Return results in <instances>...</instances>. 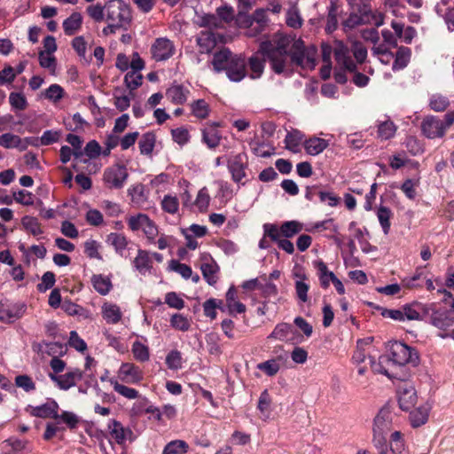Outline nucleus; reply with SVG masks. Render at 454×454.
<instances>
[{
  "label": "nucleus",
  "mask_w": 454,
  "mask_h": 454,
  "mask_svg": "<svg viewBox=\"0 0 454 454\" xmlns=\"http://www.w3.org/2000/svg\"><path fill=\"white\" fill-rule=\"evenodd\" d=\"M260 52L268 59L276 74L288 75L294 67H314L316 49H307L301 38L295 35L276 33L260 43Z\"/></svg>",
  "instance_id": "f257e3e1"
},
{
  "label": "nucleus",
  "mask_w": 454,
  "mask_h": 454,
  "mask_svg": "<svg viewBox=\"0 0 454 454\" xmlns=\"http://www.w3.org/2000/svg\"><path fill=\"white\" fill-rule=\"evenodd\" d=\"M211 63L215 72L224 71L231 82H239L247 75L246 57L243 54H234L226 47L213 54Z\"/></svg>",
  "instance_id": "f03ea898"
},
{
  "label": "nucleus",
  "mask_w": 454,
  "mask_h": 454,
  "mask_svg": "<svg viewBox=\"0 0 454 454\" xmlns=\"http://www.w3.org/2000/svg\"><path fill=\"white\" fill-rule=\"evenodd\" d=\"M351 52L359 64L364 63L367 58V49L363 43L355 41L351 43V48L349 49L342 42H335L334 58L337 64L349 72H355L356 71V64L350 56Z\"/></svg>",
  "instance_id": "7ed1b4c3"
},
{
  "label": "nucleus",
  "mask_w": 454,
  "mask_h": 454,
  "mask_svg": "<svg viewBox=\"0 0 454 454\" xmlns=\"http://www.w3.org/2000/svg\"><path fill=\"white\" fill-rule=\"evenodd\" d=\"M351 12L349 17L343 21V26L354 28L361 24L370 22L372 15L371 0H347Z\"/></svg>",
  "instance_id": "20e7f679"
},
{
  "label": "nucleus",
  "mask_w": 454,
  "mask_h": 454,
  "mask_svg": "<svg viewBox=\"0 0 454 454\" xmlns=\"http://www.w3.org/2000/svg\"><path fill=\"white\" fill-rule=\"evenodd\" d=\"M106 20L121 27H125L131 21L129 6L122 0H108L106 3Z\"/></svg>",
  "instance_id": "39448f33"
},
{
  "label": "nucleus",
  "mask_w": 454,
  "mask_h": 454,
  "mask_svg": "<svg viewBox=\"0 0 454 454\" xmlns=\"http://www.w3.org/2000/svg\"><path fill=\"white\" fill-rule=\"evenodd\" d=\"M391 360L399 365L411 364L413 367L419 364L418 351L400 341H395L390 346Z\"/></svg>",
  "instance_id": "423d86ee"
},
{
  "label": "nucleus",
  "mask_w": 454,
  "mask_h": 454,
  "mask_svg": "<svg viewBox=\"0 0 454 454\" xmlns=\"http://www.w3.org/2000/svg\"><path fill=\"white\" fill-rule=\"evenodd\" d=\"M129 177L124 165L115 164L105 169L103 181L109 189H121Z\"/></svg>",
  "instance_id": "0eeeda50"
},
{
  "label": "nucleus",
  "mask_w": 454,
  "mask_h": 454,
  "mask_svg": "<svg viewBox=\"0 0 454 454\" xmlns=\"http://www.w3.org/2000/svg\"><path fill=\"white\" fill-rule=\"evenodd\" d=\"M175 47L173 43L167 38H158L151 48L153 58L156 61L168 59L174 54Z\"/></svg>",
  "instance_id": "6e6552de"
},
{
  "label": "nucleus",
  "mask_w": 454,
  "mask_h": 454,
  "mask_svg": "<svg viewBox=\"0 0 454 454\" xmlns=\"http://www.w3.org/2000/svg\"><path fill=\"white\" fill-rule=\"evenodd\" d=\"M49 377L60 389L67 390L74 387L76 382L82 380V372L79 369H74L61 375H56L51 372L49 373Z\"/></svg>",
  "instance_id": "1a4fd4ad"
},
{
  "label": "nucleus",
  "mask_w": 454,
  "mask_h": 454,
  "mask_svg": "<svg viewBox=\"0 0 454 454\" xmlns=\"http://www.w3.org/2000/svg\"><path fill=\"white\" fill-rule=\"evenodd\" d=\"M264 238L269 237L271 241L276 242L278 247L287 254H292L294 252V244L288 239H282L278 233V227L276 224L265 223L263 225Z\"/></svg>",
  "instance_id": "9d476101"
},
{
  "label": "nucleus",
  "mask_w": 454,
  "mask_h": 454,
  "mask_svg": "<svg viewBox=\"0 0 454 454\" xmlns=\"http://www.w3.org/2000/svg\"><path fill=\"white\" fill-rule=\"evenodd\" d=\"M430 323L441 330L440 333H449V329L454 325V312L449 310H433Z\"/></svg>",
  "instance_id": "9b49d317"
},
{
  "label": "nucleus",
  "mask_w": 454,
  "mask_h": 454,
  "mask_svg": "<svg viewBox=\"0 0 454 454\" xmlns=\"http://www.w3.org/2000/svg\"><path fill=\"white\" fill-rule=\"evenodd\" d=\"M108 429L111 436L119 445H124L127 440L130 442L134 440V434L132 430L129 427H123V425L116 419H112L109 422Z\"/></svg>",
  "instance_id": "f8f14e48"
},
{
  "label": "nucleus",
  "mask_w": 454,
  "mask_h": 454,
  "mask_svg": "<svg viewBox=\"0 0 454 454\" xmlns=\"http://www.w3.org/2000/svg\"><path fill=\"white\" fill-rule=\"evenodd\" d=\"M423 134L428 138L442 137L445 134L444 123L434 116L427 117L421 123Z\"/></svg>",
  "instance_id": "ddd939ff"
},
{
  "label": "nucleus",
  "mask_w": 454,
  "mask_h": 454,
  "mask_svg": "<svg viewBox=\"0 0 454 454\" xmlns=\"http://www.w3.org/2000/svg\"><path fill=\"white\" fill-rule=\"evenodd\" d=\"M418 396L415 388L404 384L398 389V403L403 411H410L416 405Z\"/></svg>",
  "instance_id": "4468645a"
},
{
  "label": "nucleus",
  "mask_w": 454,
  "mask_h": 454,
  "mask_svg": "<svg viewBox=\"0 0 454 454\" xmlns=\"http://www.w3.org/2000/svg\"><path fill=\"white\" fill-rule=\"evenodd\" d=\"M392 428L391 413L387 409H381L374 418L372 434L387 435Z\"/></svg>",
  "instance_id": "2eb2a0df"
},
{
  "label": "nucleus",
  "mask_w": 454,
  "mask_h": 454,
  "mask_svg": "<svg viewBox=\"0 0 454 454\" xmlns=\"http://www.w3.org/2000/svg\"><path fill=\"white\" fill-rule=\"evenodd\" d=\"M431 309L420 302H412L405 304L402 307L403 321L407 320H423L424 317L429 313Z\"/></svg>",
  "instance_id": "dca6fc26"
},
{
  "label": "nucleus",
  "mask_w": 454,
  "mask_h": 454,
  "mask_svg": "<svg viewBox=\"0 0 454 454\" xmlns=\"http://www.w3.org/2000/svg\"><path fill=\"white\" fill-rule=\"evenodd\" d=\"M220 124L218 122H212L207 124V126L202 129V141L207 145L210 149H215L220 144L222 136L217 130V127Z\"/></svg>",
  "instance_id": "f3484780"
},
{
  "label": "nucleus",
  "mask_w": 454,
  "mask_h": 454,
  "mask_svg": "<svg viewBox=\"0 0 454 454\" xmlns=\"http://www.w3.org/2000/svg\"><path fill=\"white\" fill-rule=\"evenodd\" d=\"M266 60L268 61L263 54L260 52V49L256 54L252 55L248 59H247V67L248 66L249 67V77L251 79H258L262 75L265 67L264 63Z\"/></svg>",
  "instance_id": "a211bd4d"
},
{
  "label": "nucleus",
  "mask_w": 454,
  "mask_h": 454,
  "mask_svg": "<svg viewBox=\"0 0 454 454\" xmlns=\"http://www.w3.org/2000/svg\"><path fill=\"white\" fill-rule=\"evenodd\" d=\"M30 139L31 138L22 139L18 135L4 133L0 136V146L7 149L17 148L20 151H25L28 146V140Z\"/></svg>",
  "instance_id": "6ab92c4d"
},
{
  "label": "nucleus",
  "mask_w": 454,
  "mask_h": 454,
  "mask_svg": "<svg viewBox=\"0 0 454 454\" xmlns=\"http://www.w3.org/2000/svg\"><path fill=\"white\" fill-rule=\"evenodd\" d=\"M58 409L59 404L53 400L50 403L35 407L32 411V415L38 418H52L57 419L59 418Z\"/></svg>",
  "instance_id": "aec40b11"
},
{
  "label": "nucleus",
  "mask_w": 454,
  "mask_h": 454,
  "mask_svg": "<svg viewBox=\"0 0 454 454\" xmlns=\"http://www.w3.org/2000/svg\"><path fill=\"white\" fill-rule=\"evenodd\" d=\"M196 41L201 53L210 52L216 44L215 35L212 31H201Z\"/></svg>",
  "instance_id": "412c9836"
},
{
  "label": "nucleus",
  "mask_w": 454,
  "mask_h": 454,
  "mask_svg": "<svg viewBox=\"0 0 454 454\" xmlns=\"http://www.w3.org/2000/svg\"><path fill=\"white\" fill-rule=\"evenodd\" d=\"M219 270V266L213 259L210 262H203L200 265L202 276L209 286H214L218 281Z\"/></svg>",
  "instance_id": "4be33fe9"
},
{
  "label": "nucleus",
  "mask_w": 454,
  "mask_h": 454,
  "mask_svg": "<svg viewBox=\"0 0 454 454\" xmlns=\"http://www.w3.org/2000/svg\"><path fill=\"white\" fill-rule=\"evenodd\" d=\"M82 24V16L80 12H73L63 21V29L67 35H73L80 30Z\"/></svg>",
  "instance_id": "5701e85b"
},
{
  "label": "nucleus",
  "mask_w": 454,
  "mask_h": 454,
  "mask_svg": "<svg viewBox=\"0 0 454 454\" xmlns=\"http://www.w3.org/2000/svg\"><path fill=\"white\" fill-rule=\"evenodd\" d=\"M189 91L183 85H173L166 91L167 98L174 104L183 105L187 99Z\"/></svg>",
  "instance_id": "b1692460"
},
{
  "label": "nucleus",
  "mask_w": 454,
  "mask_h": 454,
  "mask_svg": "<svg viewBox=\"0 0 454 454\" xmlns=\"http://www.w3.org/2000/svg\"><path fill=\"white\" fill-rule=\"evenodd\" d=\"M228 168L231 173L232 179L239 182L245 176L243 158L241 154H237L229 160Z\"/></svg>",
  "instance_id": "393cba45"
},
{
  "label": "nucleus",
  "mask_w": 454,
  "mask_h": 454,
  "mask_svg": "<svg viewBox=\"0 0 454 454\" xmlns=\"http://www.w3.org/2000/svg\"><path fill=\"white\" fill-rule=\"evenodd\" d=\"M152 260L150 258L149 253L146 250L139 249L137 251V255L133 261L134 267L141 273L145 274L146 271L150 270L153 267Z\"/></svg>",
  "instance_id": "a878e982"
},
{
  "label": "nucleus",
  "mask_w": 454,
  "mask_h": 454,
  "mask_svg": "<svg viewBox=\"0 0 454 454\" xmlns=\"http://www.w3.org/2000/svg\"><path fill=\"white\" fill-rule=\"evenodd\" d=\"M102 315L109 324H117L121 318V309L113 303H105L102 306Z\"/></svg>",
  "instance_id": "bb28decb"
},
{
  "label": "nucleus",
  "mask_w": 454,
  "mask_h": 454,
  "mask_svg": "<svg viewBox=\"0 0 454 454\" xmlns=\"http://www.w3.org/2000/svg\"><path fill=\"white\" fill-rule=\"evenodd\" d=\"M411 51L408 47L401 46L398 48L393 63V70H400L407 67L410 62Z\"/></svg>",
  "instance_id": "cd10ccee"
},
{
  "label": "nucleus",
  "mask_w": 454,
  "mask_h": 454,
  "mask_svg": "<svg viewBox=\"0 0 454 454\" xmlns=\"http://www.w3.org/2000/svg\"><path fill=\"white\" fill-rule=\"evenodd\" d=\"M328 146L325 139L319 137H311L304 142V148L310 155H317Z\"/></svg>",
  "instance_id": "c85d7f7f"
},
{
  "label": "nucleus",
  "mask_w": 454,
  "mask_h": 454,
  "mask_svg": "<svg viewBox=\"0 0 454 454\" xmlns=\"http://www.w3.org/2000/svg\"><path fill=\"white\" fill-rule=\"evenodd\" d=\"M428 411L429 408L425 405H421L414 411H411L410 421L411 426L413 427H419L424 425L428 419Z\"/></svg>",
  "instance_id": "c756f323"
},
{
  "label": "nucleus",
  "mask_w": 454,
  "mask_h": 454,
  "mask_svg": "<svg viewBox=\"0 0 454 454\" xmlns=\"http://www.w3.org/2000/svg\"><path fill=\"white\" fill-rule=\"evenodd\" d=\"M156 142V137L153 132H146L142 135L138 142L139 151L141 154L151 155Z\"/></svg>",
  "instance_id": "7c9ffc66"
},
{
  "label": "nucleus",
  "mask_w": 454,
  "mask_h": 454,
  "mask_svg": "<svg viewBox=\"0 0 454 454\" xmlns=\"http://www.w3.org/2000/svg\"><path fill=\"white\" fill-rule=\"evenodd\" d=\"M302 224L297 221H287L278 228L279 236L289 239L301 231Z\"/></svg>",
  "instance_id": "2f4dec72"
},
{
  "label": "nucleus",
  "mask_w": 454,
  "mask_h": 454,
  "mask_svg": "<svg viewBox=\"0 0 454 454\" xmlns=\"http://www.w3.org/2000/svg\"><path fill=\"white\" fill-rule=\"evenodd\" d=\"M106 242L114 247L116 253L122 254L123 251L127 248L128 239L121 233L112 232L107 235Z\"/></svg>",
  "instance_id": "473e14b6"
},
{
  "label": "nucleus",
  "mask_w": 454,
  "mask_h": 454,
  "mask_svg": "<svg viewBox=\"0 0 454 454\" xmlns=\"http://www.w3.org/2000/svg\"><path fill=\"white\" fill-rule=\"evenodd\" d=\"M91 281L95 290L102 295L107 294L112 288L110 278L102 275H94Z\"/></svg>",
  "instance_id": "72a5a7b5"
},
{
  "label": "nucleus",
  "mask_w": 454,
  "mask_h": 454,
  "mask_svg": "<svg viewBox=\"0 0 454 454\" xmlns=\"http://www.w3.org/2000/svg\"><path fill=\"white\" fill-rule=\"evenodd\" d=\"M253 21L257 23L258 29L254 33H252V30H247L246 35L248 37L256 36L257 35L262 33V31L263 30V27H265L266 22H267V15H266L265 10H263V9H257L254 12Z\"/></svg>",
  "instance_id": "f704fd0d"
},
{
  "label": "nucleus",
  "mask_w": 454,
  "mask_h": 454,
  "mask_svg": "<svg viewBox=\"0 0 454 454\" xmlns=\"http://www.w3.org/2000/svg\"><path fill=\"white\" fill-rule=\"evenodd\" d=\"M189 445L183 440L169 442L163 449L162 454H184L188 451Z\"/></svg>",
  "instance_id": "c9c22d12"
},
{
  "label": "nucleus",
  "mask_w": 454,
  "mask_h": 454,
  "mask_svg": "<svg viewBox=\"0 0 454 454\" xmlns=\"http://www.w3.org/2000/svg\"><path fill=\"white\" fill-rule=\"evenodd\" d=\"M110 383L113 385L114 391L128 399H136L138 396V392L135 388L120 384L114 379L110 380Z\"/></svg>",
  "instance_id": "e433bc0d"
},
{
  "label": "nucleus",
  "mask_w": 454,
  "mask_h": 454,
  "mask_svg": "<svg viewBox=\"0 0 454 454\" xmlns=\"http://www.w3.org/2000/svg\"><path fill=\"white\" fill-rule=\"evenodd\" d=\"M279 360H280V356L278 359L267 360L263 363L259 364L257 365V368L259 370H261L262 372H263L268 376H270V377L274 376L278 372V371L280 369V364L278 362Z\"/></svg>",
  "instance_id": "4c0bfd02"
},
{
  "label": "nucleus",
  "mask_w": 454,
  "mask_h": 454,
  "mask_svg": "<svg viewBox=\"0 0 454 454\" xmlns=\"http://www.w3.org/2000/svg\"><path fill=\"white\" fill-rule=\"evenodd\" d=\"M392 215L391 210L384 206L379 207L377 212V216L379 222L382 227V230L385 234H387L390 230V217Z\"/></svg>",
  "instance_id": "58836bf2"
},
{
  "label": "nucleus",
  "mask_w": 454,
  "mask_h": 454,
  "mask_svg": "<svg viewBox=\"0 0 454 454\" xmlns=\"http://www.w3.org/2000/svg\"><path fill=\"white\" fill-rule=\"evenodd\" d=\"M390 47L387 45L385 43L379 44L378 46H374L372 51V53L376 56L380 57V60L382 63L387 64L389 60L394 58L393 52L390 51Z\"/></svg>",
  "instance_id": "ea45409f"
},
{
  "label": "nucleus",
  "mask_w": 454,
  "mask_h": 454,
  "mask_svg": "<svg viewBox=\"0 0 454 454\" xmlns=\"http://www.w3.org/2000/svg\"><path fill=\"white\" fill-rule=\"evenodd\" d=\"M192 114L199 119H206L209 114V106L204 99H198L192 105Z\"/></svg>",
  "instance_id": "a19ab883"
},
{
  "label": "nucleus",
  "mask_w": 454,
  "mask_h": 454,
  "mask_svg": "<svg viewBox=\"0 0 454 454\" xmlns=\"http://www.w3.org/2000/svg\"><path fill=\"white\" fill-rule=\"evenodd\" d=\"M286 24L293 28H299L302 25V19L295 5L292 6L286 12Z\"/></svg>",
  "instance_id": "79ce46f5"
},
{
  "label": "nucleus",
  "mask_w": 454,
  "mask_h": 454,
  "mask_svg": "<svg viewBox=\"0 0 454 454\" xmlns=\"http://www.w3.org/2000/svg\"><path fill=\"white\" fill-rule=\"evenodd\" d=\"M317 269L319 272V279L323 288H327L332 281L333 271L328 270L326 264L320 261L317 262Z\"/></svg>",
  "instance_id": "37998d69"
},
{
  "label": "nucleus",
  "mask_w": 454,
  "mask_h": 454,
  "mask_svg": "<svg viewBox=\"0 0 454 454\" xmlns=\"http://www.w3.org/2000/svg\"><path fill=\"white\" fill-rule=\"evenodd\" d=\"M142 81L143 75L136 71L128 72L124 77V82L130 90H137L142 84Z\"/></svg>",
  "instance_id": "c03bdc74"
},
{
  "label": "nucleus",
  "mask_w": 454,
  "mask_h": 454,
  "mask_svg": "<svg viewBox=\"0 0 454 454\" xmlns=\"http://www.w3.org/2000/svg\"><path fill=\"white\" fill-rule=\"evenodd\" d=\"M292 325L287 323L278 324L272 333L268 336V339H277L284 340L289 334Z\"/></svg>",
  "instance_id": "a18cd8bd"
},
{
  "label": "nucleus",
  "mask_w": 454,
  "mask_h": 454,
  "mask_svg": "<svg viewBox=\"0 0 454 454\" xmlns=\"http://www.w3.org/2000/svg\"><path fill=\"white\" fill-rule=\"evenodd\" d=\"M22 225L24 228L30 231L34 236L39 235L43 233V231L40 227V223L37 218L26 215L21 220Z\"/></svg>",
  "instance_id": "49530a36"
},
{
  "label": "nucleus",
  "mask_w": 454,
  "mask_h": 454,
  "mask_svg": "<svg viewBox=\"0 0 454 454\" xmlns=\"http://www.w3.org/2000/svg\"><path fill=\"white\" fill-rule=\"evenodd\" d=\"M9 102L13 109L22 111L27 106V101L25 96L20 92H11L9 95Z\"/></svg>",
  "instance_id": "de8ad7c7"
},
{
  "label": "nucleus",
  "mask_w": 454,
  "mask_h": 454,
  "mask_svg": "<svg viewBox=\"0 0 454 454\" xmlns=\"http://www.w3.org/2000/svg\"><path fill=\"white\" fill-rule=\"evenodd\" d=\"M301 141V135L299 131L288 132L285 138L286 148L293 153H297Z\"/></svg>",
  "instance_id": "09e8293b"
},
{
  "label": "nucleus",
  "mask_w": 454,
  "mask_h": 454,
  "mask_svg": "<svg viewBox=\"0 0 454 454\" xmlns=\"http://www.w3.org/2000/svg\"><path fill=\"white\" fill-rule=\"evenodd\" d=\"M131 200L137 204H140L145 200V185L143 184H137L128 190Z\"/></svg>",
  "instance_id": "8fccbe9b"
},
{
  "label": "nucleus",
  "mask_w": 454,
  "mask_h": 454,
  "mask_svg": "<svg viewBox=\"0 0 454 454\" xmlns=\"http://www.w3.org/2000/svg\"><path fill=\"white\" fill-rule=\"evenodd\" d=\"M132 353L134 357L140 362H145L149 359L148 348L139 341H135L133 343Z\"/></svg>",
  "instance_id": "3c124183"
},
{
  "label": "nucleus",
  "mask_w": 454,
  "mask_h": 454,
  "mask_svg": "<svg viewBox=\"0 0 454 454\" xmlns=\"http://www.w3.org/2000/svg\"><path fill=\"white\" fill-rule=\"evenodd\" d=\"M120 374L122 376H130L133 380H141V372L139 368L132 364H122V365L120 368Z\"/></svg>",
  "instance_id": "603ef678"
},
{
  "label": "nucleus",
  "mask_w": 454,
  "mask_h": 454,
  "mask_svg": "<svg viewBox=\"0 0 454 454\" xmlns=\"http://www.w3.org/2000/svg\"><path fill=\"white\" fill-rule=\"evenodd\" d=\"M88 15L94 20L96 22H101L105 18L106 4L101 5L99 4L90 5L87 7Z\"/></svg>",
  "instance_id": "864d4df0"
},
{
  "label": "nucleus",
  "mask_w": 454,
  "mask_h": 454,
  "mask_svg": "<svg viewBox=\"0 0 454 454\" xmlns=\"http://www.w3.org/2000/svg\"><path fill=\"white\" fill-rule=\"evenodd\" d=\"M39 57V64L42 67L47 68L52 72L55 71L57 61L56 58L54 56L48 55V53H45L43 51H40L38 53Z\"/></svg>",
  "instance_id": "5fc2aeb1"
},
{
  "label": "nucleus",
  "mask_w": 454,
  "mask_h": 454,
  "mask_svg": "<svg viewBox=\"0 0 454 454\" xmlns=\"http://www.w3.org/2000/svg\"><path fill=\"white\" fill-rule=\"evenodd\" d=\"M210 197L206 187L200 189L195 200V205L200 212L206 211L209 206Z\"/></svg>",
  "instance_id": "6e6d98bb"
},
{
  "label": "nucleus",
  "mask_w": 454,
  "mask_h": 454,
  "mask_svg": "<svg viewBox=\"0 0 454 454\" xmlns=\"http://www.w3.org/2000/svg\"><path fill=\"white\" fill-rule=\"evenodd\" d=\"M166 364L171 370H178L182 367V356L178 350L170 351L166 357Z\"/></svg>",
  "instance_id": "4d7b16f0"
},
{
  "label": "nucleus",
  "mask_w": 454,
  "mask_h": 454,
  "mask_svg": "<svg viewBox=\"0 0 454 454\" xmlns=\"http://www.w3.org/2000/svg\"><path fill=\"white\" fill-rule=\"evenodd\" d=\"M169 267L172 270L179 273L184 278L188 279L192 277V268L184 263H181L176 260H171Z\"/></svg>",
  "instance_id": "13d9d810"
},
{
  "label": "nucleus",
  "mask_w": 454,
  "mask_h": 454,
  "mask_svg": "<svg viewBox=\"0 0 454 454\" xmlns=\"http://www.w3.org/2000/svg\"><path fill=\"white\" fill-rule=\"evenodd\" d=\"M142 231L150 243H155V238L159 234L158 227L153 220L147 219Z\"/></svg>",
  "instance_id": "bf43d9fd"
},
{
  "label": "nucleus",
  "mask_w": 454,
  "mask_h": 454,
  "mask_svg": "<svg viewBox=\"0 0 454 454\" xmlns=\"http://www.w3.org/2000/svg\"><path fill=\"white\" fill-rule=\"evenodd\" d=\"M395 133V126L392 121H384L380 124L378 134L382 139H389Z\"/></svg>",
  "instance_id": "052dcab7"
},
{
  "label": "nucleus",
  "mask_w": 454,
  "mask_h": 454,
  "mask_svg": "<svg viewBox=\"0 0 454 454\" xmlns=\"http://www.w3.org/2000/svg\"><path fill=\"white\" fill-rule=\"evenodd\" d=\"M170 325L173 328L185 332L190 328L188 319L181 314H174L170 319Z\"/></svg>",
  "instance_id": "680f3d73"
},
{
  "label": "nucleus",
  "mask_w": 454,
  "mask_h": 454,
  "mask_svg": "<svg viewBox=\"0 0 454 454\" xmlns=\"http://www.w3.org/2000/svg\"><path fill=\"white\" fill-rule=\"evenodd\" d=\"M15 384L18 387L24 389L26 392H30L35 389V382L26 374L17 376L15 378Z\"/></svg>",
  "instance_id": "e2e57ef3"
},
{
  "label": "nucleus",
  "mask_w": 454,
  "mask_h": 454,
  "mask_svg": "<svg viewBox=\"0 0 454 454\" xmlns=\"http://www.w3.org/2000/svg\"><path fill=\"white\" fill-rule=\"evenodd\" d=\"M55 282V274L51 271H47L43 275L42 282L37 285V290L41 293H43L51 288Z\"/></svg>",
  "instance_id": "0e129e2a"
},
{
  "label": "nucleus",
  "mask_w": 454,
  "mask_h": 454,
  "mask_svg": "<svg viewBox=\"0 0 454 454\" xmlns=\"http://www.w3.org/2000/svg\"><path fill=\"white\" fill-rule=\"evenodd\" d=\"M148 218V215L145 214H138L137 215L130 216L128 220L129 227L133 231H138L140 229L142 230Z\"/></svg>",
  "instance_id": "69168bd1"
},
{
  "label": "nucleus",
  "mask_w": 454,
  "mask_h": 454,
  "mask_svg": "<svg viewBox=\"0 0 454 454\" xmlns=\"http://www.w3.org/2000/svg\"><path fill=\"white\" fill-rule=\"evenodd\" d=\"M372 443L379 454H388L387 435L372 434Z\"/></svg>",
  "instance_id": "338daca9"
},
{
  "label": "nucleus",
  "mask_w": 454,
  "mask_h": 454,
  "mask_svg": "<svg viewBox=\"0 0 454 454\" xmlns=\"http://www.w3.org/2000/svg\"><path fill=\"white\" fill-rule=\"evenodd\" d=\"M45 98L57 102L63 98L64 90L59 84H51L44 92Z\"/></svg>",
  "instance_id": "774afa93"
}]
</instances>
